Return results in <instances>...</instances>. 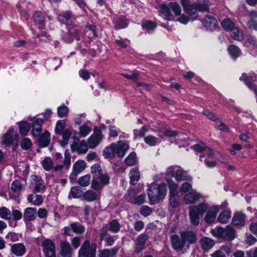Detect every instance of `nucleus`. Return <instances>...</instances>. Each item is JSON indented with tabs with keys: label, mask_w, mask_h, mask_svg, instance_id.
Returning a JSON list of instances; mask_svg holds the SVG:
<instances>
[{
	"label": "nucleus",
	"mask_w": 257,
	"mask_h": 257,
	"mask_svg": "<svg viewBox=\"0 0 257 257\" xmlns=\"http://www.w3.org/2000/svg\"><path fill=\"white\" fill-rule=\"evenodd\" d=\"M167 182L170 191V204L172 207H176L179 205L178 186L168 178L167 179Z\"/></svg>",
	"instance_id": "nucleus-5"
},
{
	"label": "nucleus",
	"mask_w": 257,
	"mask_h": 257,
	"mask_svg": "<svg viewBox=\"0 0 257 257\" xmlns=\"http://www.w3.org/2000/svg\"><path fill=\"white\" fill-rule=\"evenodd\" d=\"M220 210L219 206H213L209 208L205 216V220L207 223H211L216 219L217 213Z\"/></svg>",
	"instance_id": "nucleus-13"
},
{
	"label": "nucleus",
	"mask_w": 257,
	"mask_h": 257,
	"mask_svg": "<svg viewBox=\"0 0 257 257\" xmlns=\"http://www.w3.org/2000/svg\"><path fill=\"white\" fill-rule=\"evenodd\" d=\"M102 139V134L101 130L98 127H95L93 134L88 139V145L89 148H95L99 144Z\"/></svg>",
	"instance_id": "nucleus-9"
},
{
	"label": "nucleus",
	"mask_w": 257,
	"mask_h": 257,
	"mask_svg": "<svg viewBox=\"0 0 257 257\" xmlns=\"http://www.w3.org/2000/svg\"><path fill=\"white\" fill-rule=\"evenodd\" d=\"M65 120H59L57 121L55 126V133L57 134H61L62 132L64 131V128L65 126Z\"/></svg>",
	"instance_id": "nucleus-58"
},
{
	"label": "nucleus",
	"mask_w": 257,
	"mask_h": 257,
	"mask_svg": "<svg viewBox=\"0 0 257 257\" xmlns=\"http://www.w3.org/2000/svg\"><path fill=\"white\" fill-rule=\"evenodd\" d=\"M231 32V36L233 39L239 41H241L243 39L244 35L241 29L235 27Z\"/></svg>",
	"instance_id": "nucleus-35"
},
{
	"label": "nucleus",
	"mask_w": 257,
	"mask_h": 257,
	"mask_svg": "<svg viewBox=\"0 0 257 257\" xmlns=\"http://www.w3.org/2000/svg\"><path fill=\"white\" fill-rule=\"evenodd\" d=\"M91 173L93 176V178L97 176L102 173L101 166L98 164H95L91 167Z\"/></svg>",
	"instance_id": "nucleus-57"
},
{
	"label": "nucleus",
	"mask_w": 257,
	"mask_h": 257,
	"mask_svg": "<svg viewBox=\"0 0 257 257\" xmlns=\"http://www.w3.org/2000/svg\"><path fill=\"white\" fill-rule=\"evenodd\" d=\"M97 194L95 192L89 190L84 192L82 195V199L87 202H92L96 200Z\"/></svg>",
	"instance_id": "nucleus-36"
},
{
	"label": "nucleus",
	"mask_w": 257,
	"mask_h": 257,
	"mask_svg": "<svg viewBox=\"0 0 257 257\" xmlns=\"http://www.w3.org/2000/svg\"><path fill=\"white\" fill-rule=\"evenodd\" d=\"M58 21L62 24L70 25L72 22V13L70 11H66L57 16Z\"/></svg>",
	"instance_id": "nucleus-20"
},
{
	"label": "nucleus",
	"mask_w": 257,
	"mask_h": 257,
	"mask_svg": "<svg viewBox=\"0 0 257 257\" xmlns=\"http://www.w3.org/2000/svg\"><path fill=\"white\" fill-rule=\"evenodd\" d=\"M142 26L144 30H146L149 33L155 30L157 27V24L154 22L147 20L142 22Z\"/></svg>",
	"instance_id": "nucleus-38"
},
{
	"label": "nucleus",
	"mask_w": 257,
	"mask_h": 257,
	"mask_svg": "<svg viewBox=\"0 0 257 257\" xmlns=\"http://www.w3.org/2000/svg\"><path fill=\"white\" fill-rule=\"evenodd\" d=\"M91 127L84 124L79 127V136L80 138H84L91 132Z\"/></svg>",
	"instance_id": "nucleus-48"
},
{
	"label": "nucleus",
	"mask_w": 257,
	"mask_h": 257,
	"mask_svg": "<svg viewBox=\"0 0 257 257\" xmlns=\"http://www.w3.org/2000/svg\"><path fill=\"white\" fill-rule=\"evenodd\" d=\"M109 180L110 177L107 173H101L93 178L91 188L95 191H99L104 186L109 184Z\"/></svg>",
	"instance_id": "nucleus-4"
},
{
	"label": "nucleus",
	"mask_w": 257,
	"mask_h": 257,
	"mask_svg": "<svg viewBox=\"0 0 257 257\" xmlns=\"http://www.w3.org/2000/svg\"><path fill=\"white\" fill-rule=\"evenodd\" d=\"M11 250L15 255L20 256L25 253L26 248L23 243H19L12 245Z\"/></svg>",
	"instance_id": "nucleus-24"
},
{
	"label": "nucleus",
	"mask_w": 257,
	"mask_h": 257,
	"mask_svg": "<svg viewBox=\"0 0 257 257\" xmlns=\"http://www.w3.org/2000/svg\"><path fill=\"white\" fill-rule=\"evenodd\" d=\"M64 157L63 164L66 169H68L69 168L71 165V155L68 150H66L65 151Z\"/></svg>",
	"instance_id": "nucleus-63"
},
{
	"label": "nucleus",
	"mask_w": 257,
	"mask_h": 257,
	"mask_svg": "<svg viewBox=\"0 0 257 257\" xmlns=\"http://www.w3.org/2000/svg\"><path fill=\"white\" fill-rule=\"evenodd\" d=\"M244 45L250 49H254L257 47V41L254 37H249L246 39Z\"/></svg>",
	"instance_id": "nucleus-61"
},
{
	"label": "nucleus",
	"mask_w": 257,
	"mask_h": 257,
	"mask_svg": "<svg viewBox=\"0 0 257 257\" xmlns=\"http://www.w3.org/2000/svg\"><path fill=\"white\" fill-rule=\"evenodd\" d=\"M180 236L184 239L185 242L189 245L196 242L197 236L194 232L191 230L181 231Z\"/></svg>",
	"instance_id": "nucleus-17"
},
{
	"label": "nucleus",
	"mask_w": 257,
	"mask_h": 257,
	"mask_svg": "<svg viewBox=\"0 0 257 257\" xmlns=\"http://www.w3.org/2000/svg\"><path fill=\"white\" fill-rule=\"evenodd\" d=\"M116 144L112 143L109 146L105 148L103 150V154L105 158L112 157L115 154Z\"/></svg>",
	"instance_id": "nucleus-39"
},
{
	"label": "nucleus",
	"mask_w": 257,
	"mask_h": 257,
	"mask_svg": "<svg viewBox=\"0 0 257 257\" xmlns=\"http://www.w3.org/2000/svg\"><path fill=\"white\" fill-rule=\"evenodd\" d=\"M173 248L178 252L184 253L189 249V245L184 239L177 234H173L170 237Z\"/></svg>",
	"instance_id": "nucleus-3"
},
{
	"label": "nucleus",
	"mask_w": 257,
	"mask_h": 257,
	"mask_svg": "<svg viewBox=\"0 0 257 257\" xmlns=\"http://www.w3.org/2000/svg\"><path fill=\"white\" fill-rule=\"evenodd\" d=\"M43 168L47 171H50L53 168V161L50 157H46L41 163Z\"/></svg>",
	"instance_id": "nucleus-40"
},
{
	"label": "nucleus",
	"mask_w": 257,
	"mask_h": 257,
	"mask_svg": "<svg viewBox=\"0 0 257 257\" xmlns=\"http://www.w3.org/2000/svg\"><path fill=\"white\" fill-rule=\"evenodd\" d=\"M36 192H43L45 190L44 181L41 178L38 179L36 181V184L34 188Z\"/></svg>",
	"instance_id": "nucleus-50"
},
{
	"label": "nucleus",
	"mask_w": 257,
	"mask_h": 257,
	"mask_svg": "<svg viewBox=\"0 0 257 257\" xmlns=\"http://www.w3.org/2000/svg\"><path fill=\"white\" fill-rule=\"evenodd\" d=\"M148 238V235L145 233H142L139 235L135 243L134 252L138 254L144 249Z\"/></svg>",
	"instance_id": "nucleus-12"
},
{
	"label": "nucleus",
	"mask_w": 257,
	"mask_h": 257,
	"mask_svg": "<svg viewBox=\"0 0 257 257\" xmlns=\"http://www.w3.org/2000/svg\"><path fill=\"white\" fill-rule=\"evenodd\" d=\"M43 251L45 257H56V247L50 239H45L42 242Z\"/></svg>",
	"instance_id": "nucleus-7"
},
{
	"label": "nucleus",
	"mask_w": 257,
	"mask_h": 257,
	"mask_svg": "<svg viewBox=\"0 0 257 257\" xmlns=\"http://www.w3.org/2000/svg\"><path fill=\"white\" fill-rule=\"evenodd\" d=\"M37 217L36 209L33 207H28L25 209L24 213V219L29 221L34 220Z\"/></svg>",
	"instance_id": "nucleus-26"
},
{
	"label": "nucleus",
	"mask_w": 257,
	"mask_h": 257,
	"mask_svg": "<svg viewBox=\"0 0 257 257\" xmlns=\"http://www.w3.org/2000/svg\"><path fill=\"white\" fill-rule=\"evenodd\" d=\"M208 204L205 203H201L198 205L190 207L189 209H191L196 213L200 215H203L208 209Z\"/></svg>",
	"instance_id": "nucleus-31"
},
{
	"label": "nucleus",
	"mask_w": 257,
	"mask_h": 257,
	"mask_svg": "<svg viewBox=\"0 0 257 257\" xmlns=\"http://www.w3.org/2000/svg\"><path fill=\"white\" fill-rule=\"evenodd\" d=\"M29 202L34 205L39 206L43 202V198L40 195L29 194L27 197Z\"/></svg>",
	"instance_id": "nucleus-33"
},
{
	"label": "nucleus",
	"mask_w": 257,
	"mask_h": 257,
	"mask_svg": "<svg viewBox=\"0 0 257 257\" xmlns=\"http://www.w3.org/2000/svg\"><path fill=\"white\" fill-rule=\"evenodd\" d=\"M221 26L226 31L230 32L235 27L234 23L229 19H224L221 23Z\"/></svg>",
	"instance_id": "nucleus-42"
},
{
	"label": "nucleus",
	"mask_w": 257,
	"mask_h": 257,
	"mask_svg": "<svg viewBox=\"0 0 257 257\" xmlns=\"http://www.w3.org/2000/svg\"><path fill=\"white\" fill-rule=\"evenodd\" d=\"M230 252L231 249L229 245H222L218 250L212 254V257H225L229 256Z\"/></svg>",
	"instance_id": "nucleus-22"
},
{
	"label": "nucleus",
	"mask_w": 257,
	"mask_h": 257,
	"mask_svg": "<svg viewBox=\"0 0 257 257\" xmlns=\"http://www.w3.org/2000/svg\"><path fill=\"white\" fill-rule=\"evenodd\" d=\"M115 30L122 29L126 28L128 25V22L126 18L123 16H116L112 20Z\"/></svg>",
	"instance_id": "nucleus-14"
},
{
	"label": "nucleus",
	"mask_w": 257,
	"mask_h": 257,
	"mask_svg": "<svg viewBox=\"0 0 257 257\" xmlns=\"http://www.w3.org/2000/svg\"><path fill=\"white\" fill-rule=\"evenodd\" d=\"M182 5L185 13L189 15L192 19H195L198 17L199 10L195 3L190 4L187 0H182Z\"/></svg>",
	"instance_id": "nucleus-10"
},
{
	"label": "nucleus",
	"mask_w": 257,
	"mask_h": 257,
	"mask_svg": "<svg viewBox=\"0 0 257 257\" xmlns=\"http://www.w3.org/2000/svg\"><path fill=\"white\" fill-rule=\"evenodd\" d=\"M158 139L152 135H149L144 138L145 142L150 146L157 145Z\"/></svg>",
	"instance_id": "nucleus-60"
},
{
	"label": "nucleus",
	"mask_w": 257,
	"mask_h": 257,
	"mask_svg": "<svg viewBox=\"0 0 257 257\" xmlns=\"http://www.w3.org/2000/svg\"><path fill=\"white\" fill-rule=\"evenodd\" d=\"M68 112L69 109L65 105H62L57 108V114L60 118L66 116L68 115Z\"/></svg>",
	"instance_id": "nucleus-55"
},
{
	"label": "nucleus",
	"mask_w": 257,
	"mask_h": 257,
	"mask_svg": "<svg viewBox=\"0 0 257 257\" xmlns=\"http://www.w3.org/2000/svg\"><path fill=\"white\" fill-rule=\"evenodd\" d=\"M88 145L85 140H82L79 144L76 145L77 151L81 153H85L88 150Z\"/></svg>",
	"instance_id": "nucleus-59"
},
{
	"label": "nucleus",
	"mask_w": 257,
	"mask_h": 257,
	"mask_svg": "<svg viewBox=\"0 0 257 257\" xmlns=\"http://www.w3.org/2000/svg\"><path fill=\"white\" fill-rule=\"evenodd\" d=\"M43 123L44 121L42 118H38L33 121L31 133L34 137L37 138L39 137L42 131V126Z\"/></svg>",
	"instance_id": "nucleus-16"
},
{
	"label": "nucleus",
	"mask_w": 257,
	"mask_h": 257,
	"mask_svg": "<svg viewBox=\"0 0 257 257\" xmlns=\"http://www.w3.org/2000/svg\"><path fill=\"white\" fill-rule=\"evenodd\" d=\"M129 149V146L122 141L116 144L115 154L120 158L123 157Z\"/></svg>",
	"instance_id": "nucleus-23"
},
{
	"label": "nucleus",
	"mask_w": 257,
	"mask_h": 257,
	"mask_svg": "<svg viewBox=\"0 0 257 257\" xmlns=\"http://www.w3.org/2000/svg\"><path fill=\"white\" fill-rule=\"evenodd\" d=\"M199 10V12H207L209 9L211 3L209 0H197L194 3Z\"/></svg>",
	"instance_id": "nucleus-32"
},
{
	"label": "nucleus",
	"mask_w": 257,
	"mask_h": 257,
	"mask_svg": "<svg viewBox=\"0 0 257 257\" xmlns=\"http://www.w3.org/2000/svg\"><path fill=\"white\" fill-rule=\"evenodd\" d=\"M60 135H62L63 138V140L60 142V144L61 146L64 147L68 143L69 138L72 135L71 131L68 129H65Z\"/></svg>",
	"instance_id": "nucleus-46"
},
{
	"label": "nucleus",
	"mask_w": 257,
	"mask_h": 257,
	"mask_svg": "<svg viewBox=\"0 0 257 257\" xmlns=\"http://www.w3.org/2000/svg\"><path fill=\"white\" fill-rule=\"evenodd\" d=\"M69 195H71L74 198H78L82 195V191L78 187L71 188Z\"/></svg>",
	"instance_id": "nucleus-62"
},
{
	"label": "nucleus",
	"mask_w": 257,
	"mask_h": 257,
	"mask_svg": "<svg viewBox=\"0 0 257 257\" xmlns=\"http://www.w3.org/2000/svg\"><path fill=\"white\" fill-rule=\"evenodd\" d=\"M86 167V163L83 160L77 161L73 166V171L70 175V178L72 176L76 177L77 175L83 171Z\"/></svg>",
	"instance_id": "nucleus-21"
},
{
	"label": "nucleus",
	"mask_w": 257,
	"mask_h": 257,
	"mask_svg": "<svg viewBox=\"0 0 257 257\" xmlns=\"http://www.w3.org/2000/svg\"><path fill=\"white\" fill-rule=\"evenodd\" d=\"M174 177L177 181H181L182 180L191 181L192 180V178L190 176L184 177L183 170L178 168L176 170Z\"/></svg>",
	"instance_id": "nucleus-45"
},
{
	"label": "nucleus",
	"mask_w": 257,
	"mask_h": 257,
	"mask_svg": "<svg viewBox=\"0 0 257 257\" xmlns=\"http://www.w3.org/2000/svg\"><path fill=\"white\" fill-rule=\"evenodd\" d=\"M204 27L210 30H214L217 26L216 19L212 15L206 16L202 21Z\"/></svg>",
	"instance_id": "nucleus-15"
},
{
	"label": "nucleus",
	"mask_w": 257,
	"mask_h": 257,
	"mask_svg": "<svg viewBox=\"0 0 257 257\" xmlns=\"http://www.w3.org/2000/svg\"><path fill=\"white\" fill-rule=\"evenodd\" d=\"M96 249L95 244L85 240L79 250V257H95Z\"/></svg>",
	"instance_id": "nucleus-6"
},
{
	"label": "nucleus",
	"mask_w": 257,
	"mask_h": 257,
	"mask_svg": "<svg viewBox=\"0 0 257 257\" xmlns=\"http://www.w3.org/2000/svg\"><path fill=\"white\" fill-rule=\"evenodd\" d=\"M90 180L91 176L87 174L80 177L78 180V183L80 186L86 187L90 184Z\"/></svg>",
	"instance_id": "nucleus-51"
},
{
	"label": "nucleus",
	"mask_w": 257,
	"mask_h": 257,
	"mask_svg": "<svg viewBox=\"0 0 257 257\" xmlns=\"http://www.w3.org/2000/svg\"><path fill=\"white\" fill-rule=\"evenodd\" d=\"M192 148L196 152L200 153L199 156L200 158H204L205 156L208 158H211L214 155L213 150L203 143L195 144L192 147Z\"/></svg>",
	"instance_id": "nucleus-8"
},
{
	"label": "nucleus",
	"mask_w": 257,
	"mask_h": 257,
	"mask_svg": "<svg viewBox=\"0 0 257 257\" xmlns=\"http://www.w3.org/2000/svg\"><path fill=\"white\" fill-rule=\"evenodd\" d=\"M167 193L166 186L164 184L158 185L152 183L148 190V197L151 204L158 203L160 200L163 199Z\"/></svg>",
	"instance_id": "nucleus-1"
},
{
	"label": "nucleus",
	"mask_w": 257,
	"mask_h": 257,
	"mask_svg": "<svg viewBox=\"0 0 257 257\" xmlns=\"http://www.w3.org/2000/svg\"><path fill=\"white\" fill-rule=\"evenodd\" d=\"M199 215V214L189 209V216L191 222L193 225L196 226L199 224L200 220Z\"/></svg>",
	"instance_id": "nucleus-54"
},
{
	"label": "nucleus",
	"mask_w": 257,
	"mask_h": 257,
	"mask_svg": "<svg viewBox=\"0 0 257 257\" xmlns=\"http://www.w3.org/2000/svg\"><path fill=\"white\" fill-rule=\"evenodd\" d=\"M22 189V185L20 181L15 180L12 183L11 190L12 192L19 194Z\"/></svg>",
	"instance_id": "nucleus-53"
},
{
	"label": "nucleus",
	"mask_w": 257,
	"mask_h": 257,
	"mask_svg": "<svg viewBox=\"0 0 257 257\" xmlns=\"http://www.w3.org/2000/svg\"><path fill=\"white\" fill-rule=\"evenodd\" d=\"M245 219L246 216L244 214L241 212H236L233 215L232 223L237 227H240L244 225Z\"/></svg>",
	"instance_id": "nucleus-18"
},
{
	"label": "nucleus",
	"mask_w": 257,
	"mask_h": 257,
	"mask_svg": "<svg viewBox=\"0 0 257 257\" xmlns=\"http://www.w3.org/2000/svg\"><path fill=\"white\" fill-rule=\"evenodd\" d=\"M72 232L77 234H81L84 232L85 228L84 226L79 222H75L71 223Z\"/></svg>",
	"instance_id": "nucleus-41"
},
{
	"label": "nucleus",
	"mask_w": 257,
	"mask_h": 257,
	"mask_svg": "<svg viewBox=\"0 0 257 257\" xmlns=\"http://www.w3.org/2000/svg\"><path fill=\"white\" fill-rule=\"evenodd\" d=\"M201 197V195L195 191H192L185 195L184 200L186 204L195 203Z\"/></svg>",
	"instance_id": "nucleus-27"
},
{
	"label": "nucleus",
	"mask_w": 257,
	"mask_h": 257,
	"mask_svg": "<svg viewBox=\"0 0 257 257\" xmlns=\"http://www.w3.org/2000/svg\"><path fill=\"white\" fill-rule=\"evenodd\" d=\"M125 163L126 165L130 166H134L136 164L137 162L136 154L135 152H133L125 158Z\"/></svg>",
	"instance_id": "nucleus-49"
},
{
	"label": "nucleus",
	"mask_w": 257,
	"mask_h": 257,
	"mask_svg": "<svg viewBox=\"0 0 257 257\" xmlns=\"http://www.w3.org/2000/svg\"><path fill=\"white\" fill-rule=\"evenodd\" d=\"M228 50L231 57L234 59H236L241 53L240 49L235 45L229 46Z\"/></svg>",
	"instance_id": "nucleus-47"
},
{
	"label": "nucleus",
	"mask_w": 257,
	"mask_h": 257,
	"mask_svg": "<svg viewBox=\"0 0 257 257\" xmlns=\"http://www.w3.org/2000/svg\"><path fill=\"white\" fill-rule=\"evenodd\" d=\"M105 226L111 233H117L120 228V225L116 219L110 221L108 224H105Z\"/></svg>",
	"instance_id": "nucleus-30"
},
{
	"label": "nucleus",
	"mask_w": 257,
	"mask_h": 257,
	"mask_svg": "<svg viewBox=\"0 0 257 257\" xmlns=\"http://www.w3.org/2000/svg\"><path fill=\"white\" fill-rule=\"evenodd\" d=\"M211 234L215 237L229 240H233L235 237V230L229 225L225 228L217 226L211 231Z\"/></svg>",
	"instance_id": "nucleus-2"
},
{
	"label": "nucleus",
	"mask_w": 257,
	"mask_h": 257,
	"mask_svg": "<svg viewBox=\"0 0 257 257\" xmlns=\"http://www.w3.org/2000/svg\"><path fill=\"white\" fill-rule=\"evenodd\" d=\"M158 12L160 16H164L165 19L168 21H173L174 20V17L172 14L168 5L161 4L160 9Z\"/></svg>",
	"instance_id": "nucleus-19"
},
{
	"label": "nucleus",
	"mask_w": 257,
	"mask_h": 257,
	"mask_svg": "<svg viewBox=\"0 0 257 257\" xmlns=\"http://www.w3.org/2000/svg\"><path fill=\"white\" fill-rule=\"evenodd\" d=\"M152 212V208L147 205H144L141 207L140 213L145 217H147L151 215Z\"/></svg>",
	"instance_id": "nucleus-64"
},
{
	"label": "nucleus",
	"mask_w": 257,
	"mask_h": 257,
	"mask_svg": "<svg viewBox=\"0 0 257 257\" xmlns=\"http://www.w3.org/2000/svg\"><path fill=\"white\" fill-rule=\"evenodd\" d=\"M129 176L130 184L133 186L135 185L140 179V173L138 168H132L129 173Z\"/></svg>",
	"instance_id": "nucleus-28"
},
{
	"label": "nucleus",
	"mask_w": 257,
	"mask_h": 257,
	"mask_svg": "<svg viewBox=\"0 0 257 257\" xmlns=\"http://www.w3.org/2000/svg\"><path fill=\"white\" fill-rule=\"evenodd\" d=\"M147 130L146 126H143L140 130H134V139L135 140L140 139L144 137L145 133L147 132Z\"/></svg>",
	"instance_id": "nucleus-56"
},
{
	"label": "nucleus",
	"mask_w": 257,
	"mask_h": 257,
	"mask_svg": "<svg viewBox=\"0 0 257 257\" xmlns=\"http://www.w3.org/2000/svg\"><path fill=\"white\" fill-rule=\"evenodd\" d=\"M39 139L38 142V145L41 147H46L49 145L50 143L51 138L50 134L48 131H45L41 136H39Z\"/></svg>",
	"instance_id": "nucleus-25"
},
{
	"label": "nucleus",
	"mask_w": 257,
	"mask_h": 257,
	"mask_svg": "<svg viewBox=\"0 0 257 257\" xmlns=\"http://www.w3.org/2000/svg\"><path fill=\"white\" fill-rule=\"evenodd\" d=\"M231 217V212L228 210L222 211L219 215L217 220L221 223H226Z\"/></svg>",
	"instance_id": "nucleus-37"
},
{
	"label": "nucleus",
	"mask_w": 257,
	"mask_h": 257,
	"mask_svg": "<svg viewBox=\"0 0 257 257\" xmlns=\"http://www.w3.org/2000/svg\"><path fill=\"white\" fill-rule=\"evenodd\" d=\"M200 243L202 248L206 250L210 249L214 245V240L207 237L202 238L200 240Z\"/></svg>",
	"instance_id": "nucleus-34"
},
{
	"label": "nucleus",
	"mask_w": 257,
	"mask_h": 257,
	"mask_svg": "<svg viewBox=\"0 0 257 257\" xmlns=\"http://www.w3.org/2000/svg\"><path fill=\"white\" fill-rule=\"evenodd\" d=\"M145 198V194H141L137 197L131 198L130 202L133 204L141 205L144 203Z\"/></svg>",
	"instance_id": "nucleus-52"
},
{
	"label": "nucleus",
	"mask_w": 257,
	"mask_h": 257,
	"mask_svg": "<svg viewBox=\"0 0 257 257\" xmlns=\"http://www.w3.org/2000/svg\"><path fill=\"white\" fill-rule=\"evenodd\" d=\"M171 12H172L176 16H180L181 13V8L180 5L176 2H170L168 4Z\"/></svg>",
	"instance_id": "nucleus-43"
},
{
	"label": "nucleus",
	"mask_w": 257,
	"mask_h": 257,
	"mask_svg": "<svg viewBox=\"0 0 257 257\" xmlns=\"http://www.w3.org/2000/svg\"><path fill=\"white\" fill-rule=\"evenodd\" d=\"M58 251L62 257H71L73 252L70 244L66 240L60 241Z\"/></svg>",
	"instance_id": "nucleus-11"
},
{
	"label": "nucleus",
	"mask_w": 257,
	"mask_h": 257,
	"mask_svg": "<svg viewBox=\"0 0 257 257\" xmlns=\"http://www.w3.org/2000/svg\"><path fill=\"white\" fill-rule=\"evenodd\" d=\"M30 124L26 121L20 123L19 125L20 133L22 137L26 136L30 130Z\"/></svg>",
	"instance_id": "nucleus-44"
},
{
	"label": "nucleus",
	"mask_w": 257,
	"mask_h": 257,
	"mask_svg": "<svg viewBox=\"0 0 257 257\" xmlns=\"http://www.w3.org/2000/svg\"><path fill=\"white\" fill-rule=\"evenodd\" d=\"M33 19L36 23L39 24V29L41 30L45 29V16L40 11L36 12L33 15Z\"/></svg>",
	"instance_id": "nucleus-29"
}]
</instances>
